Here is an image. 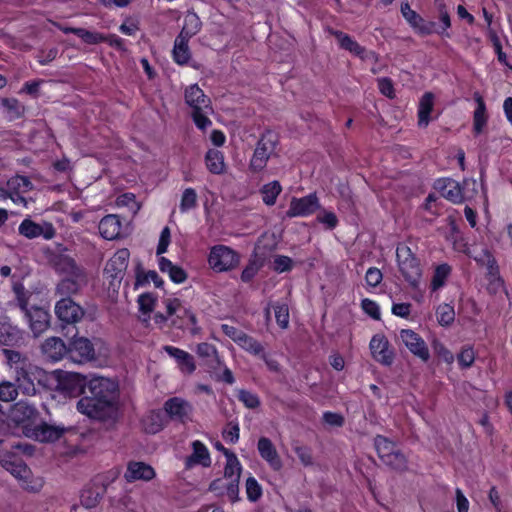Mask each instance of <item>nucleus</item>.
Wrapping results in <instances>:
<instances>
[{"label": "nucleus", "mask_w": 512, "mask_h": 512, "mask_svg": "<svg viewBox=\"0 0 512 512\" xmlns=\"http://www.w3.org/2000/svg\"><path fill=\"white\" fill-rule=\"evenodd\" d=\"M240 347L247 350L253 354H260L263 351L262 345L256 341L254 338L244 334L242 338H238V343Z\"/></svg>", "instance_id": "50"}, {"label": "nucleus", "mask_w": 512, "mask_h": 512, "mask_svg": "<svg viewBox=\"0 0 512 512\" xmlns=\"http://www.w3.org/2000/svg\"><path fill=\"white\" fill-rule=\"evenodd\" d=\"M205 164L209 172L222 174L224 172V154L217 149H209L205 155Z\"/></svg>", "instance_id": "40"}, {"label": "nucleus", "mask_w": 512, "mask_h": 512, "mask_svg": "<svg viewBox=\"0 0 512 512\" xmlns=\"http://www.w3.org/2000/svg\"><path fill=\"white\" fill-rule=\"evenodd\" d=\"M166 424V415L164 410L154 409L146 413L141 419L143 430L147 434H156L160 432Z\"/></svg>", "instance_id": "28"}, {"label": "nucleus", "mask_w": 512, "mask_h": 512, "mask_svg": "<svg viewBox=\"0 0 512 512\" xmlns=\"http://www.w3.org/2000/svg\"><path fill=\"white\" fill-rule=\"evenodd\" d=\"M201 27L202 22L199 16L195 12L189 11L184 16L183 26L178 35L191 39L201 30Z\"/></svg>", "instance_id": "37"}, {"label": "nucleus", "mask_w": 512, "mask_h": 512, "mask_svg": "<svg viewBox=\"0 0 512 512\" xmlns=\"http://www.w3.org/2000/svg\"><path fill=\"white\" fill-rule=\"evenodd\" d=\"M85 391L118 410L119 385L117 382L105 377H93L88 380Z\"/></svg>", "instance_id": "4"}, {"label": "nucleus", "mask_w": 512, "mask_h": 512, "mask_svg": "<svg viewBox=\"0 0 512 512\" xmlns=\"http://www.w3.org/2000/svg\"><path fill=\"white\" fill-rule=\"evenodd\" d=\"M242 466L234 453H229L226 450V479H229V484L226 487V496L232 501H237L238 498V482L241 476Z\"/></svg>", "instance_id": "14"}, {"label": "nucleus", "mask_w": 512, "mask_h": 512, "mask_svg": "<svg viewBox=\"0 0 512 512\" xmlns=\"http://www.w3.org/2000/svg\"><path fill=\"white\" fill-rule=\"evenodd\" d=\"M275 319L281 329H287L289 326V308L284 303H276L273 306Z\"/></svg>", "instance_id": "49"}, {"label": "nucleus", "mask_w": 512, "mask_h": 512, "mask_svg": "<svg viewBox=\"0 0 512 512\" xmlns=\"http://www.w3.org/2000/svg\"><path fill=\"white\" fill-rule=\"evenodd\" d=\"M375 447L379 457L384 460L389 454H391L394 450L397 449L395 444L388 440L386 437L377 436L374 440Z\"/></svg>", "instance_id": "47"}, {"label": "nucleus", "mask_w": 512, "mask_h": 512, "mask_svg": "<svg viewBox=\"0 0 512 512\" xmlns=\"http://www.w3.org/2000/svg\"><path fill=\"white\" fill-rule=\"evenodd\" d=\"M237 397L247 408L250 409L256 408L260 404L257 395L246 390H238Z\"/></svg>", "instance_id": "60"}, {"label": "nucleus", "mask_w": 512, "mask_h": 512, "mask_svg": "<svg viewBox=\"0 0 512 512\" xmlns=\"http://www.w3.org/2000/svg\"><path fill=\"white\" fill-rule=\"evenodd\" d=\"M87 283V275L85 278H78L73 276H68L63 278L56 286V294L64 297H70L72 295L77 294L81 287Z\"/></svg>", "instance_id": "32"}, {"label": "nucleus", "mask_w": 512, "mask_h": 512, "mask_svg": "<svg viewBox=\"0 0 512 512\" xmlns=\"http://www.w3.org/2000/svg\"><path fill=\"white\" fill-rule=\"evenodd\" d=\"M22 331L10 323L7 318L0 319V344L3 346H17L22 341Z\"/></svg>", "instance_id": "29"}, {"label": "nucleus", "mask_w": 512, "mask_h": 512, "mask_svg": "<svg viewBox=\"0 0 512 512\" xmlns=\"http://www.w3.org/2000/svg\"><path fill=\"white\" fill-rule=\"evenodd\" d=\"M319 207V199L314 193L301 198L294 197L291 199L286 215L289 218L307 217L312 215Z\"/></svg>", "instance_id": "16"}, {"label": "nucleus", "mask_w": 512, "mask_h": 512, "mask_svg": "<svg viewBox=\"0 0 512 512\" xmlns=\"http://www.w3.org/2000/svg\"><path fill=\"white\" fill-rule=\"evenodd\" d=\"M122 223L118 215L108 214L104 216L98 225L100 235L106 240H114L120 237Z\"/></svg>", "instance_id": "27"}, {"label": "nucleus", "mask_w": 512, "mask_h": 512, "mask_svg": "<svg viewBox=\"0 0 512 512\" xmlns=\"http://www.w3.org/2000/svg\"><path fill=\"white\" fill-rule=\"evenodd\" d=\"M442 197L454 204L462 203L465 199L460 184L450 178L438 179L434 185Z\"/></svg>", "instance_id": "21"}, {"label": "nucleus", "mask_w": 512, "mask_h": 512, "mask_svg": "<svg viewBox=\"0 0 512 512\" xmlns=\"http://www.w3.org/2000/svg\"><path fill=\"white\" fill-rule=\"evenodd\" d=\"M137 302L139 305V311L142 314L149 316L154 310L156 296L150 292L142 293L138 296Z\"/></svg>", "instance_id": "48"}, {"label": "nucleus", "mask_w": 512, "mask_h": 512, "mask_svg": "<svg viewBox=\"0 0 512 512\" xmlns=\"http://www.w3.org/2000/svg\"><path fill=\"white\" fill-rule=\"evenodd\" d=\"M361 307L363 311L371 318H373L374 320H380V307L375 301L365 298L361 302Z\"/></svg>", "instance_id": "61"}, {"label": "nucleus", "mask_w": 512, "mask_h": 512, "mask_svg": "<svg viewBox=\"0 0 512 512\" xmlns=\"http://www.w3.org/2000/svg\"><path fill=\"white\" fill-rule=\"evenodd\" d=\"M474 100L477 107L473 115V129L476 134H480L487 123L486 105L483 97L478 92L474 93Z\"/></svg>", "instance_id": "35"}, {"label": "nucleus", "mask_w": 512, "mask_h": 512, "mask_svg": "<svg viewBox=\"0 0 512 512\" xmlns=\"http://www.w3.org/2000/svg\"><path fill=\"white\" fill-rule=\"evenodd\" d=\"M372 357L385 366H390L394 361V352L390 348L388 339L383 334H376L370 340Z\"/></svg>", "instance_id": "17"}, {"label": "nucleus", "mask_w": 512, "mask_h": 512, "mask_svg": "<svg viewBox=\"0 0 512 512\" xmlns=\"http://www.w3.org/2000/svg\"><path fill=\"white\" fill-rule=\"evenodd\" d=\"M275 135L268 133L258 142L250 161V168L253 171H261L266 167L268 159L275 151Z\"/></svg>", "instance_id": "10"}, {"label": "nucleus", "mask_w": 512, "mask_h": 512, "mask_svg": "<svg viewBox=\"0 0 512 512\" xmlns=\"http://www.w3.org/2000/svg\"><path fill=\"white\" fill-rule=\"evenodd\" d=\"M473 258L478 263H481L482 265H486L489 270V273L491 275L494 276L497 274L498 271H497L495 259L493 258V256L490 254V252L488 250H483L480 255L473 256Z\"/></svg>", "instance_id": "56"}, {"label": "nucleus", "mask_w": 512, "mask_h": 512, "mask_svg": "<svg viewBox=\"0 0 512 512\" xmlns=\"http://www.w3.org/2000/svg\"><path fill=\"white\" fill-rule=\"evenodd\" d=\"M92 40H90L89 45H96L100 43H107L109 46L119 50L125 51V41L121 37L116 34H108L105 35L100 32L92 31Z\"/></svg>", "instance_id": "39"}, {"label": "nucleus", "mask_w": 512, "mask_h": 512, "mask_svg": "<svg viewBox=\"0 0 512 512\" xmlns=\"http://www.w3.org/2000/svg\"><path fill=\"white\" fill-rule=\"evenodd\" d=\"M18 396L17 387L15 384L4 381L0 383V400L3 402H10Z\"/></svg>", "instance_id": "51"}, {"label": "nucleus", "mask_w": 512, "mask_h": 512, "mask_svg": "<svg viewBox=\"0 0 512 512\" xmlns=\"http://www.w3.org/2000/svg\"><path fill=\"white\" fill-rule=\"evenodd\" d=\"M158 266L160 271L168 274L170 280L175 284H182L188 278L187 272L181 266L174 264L164 256L159 257Z\"/></svg>", "instance_id": "30"}, {"label": "nucleus", "mask_w": 512, "mask_h": 512, "mask_svg": "<svg viewBox=\"0 0 512 512\" xmlns=\"http://www.w3.org/2000/svg\"><path fill=\"white\" fill-rule=\"evenodd\" d=\"M436 317L441 326H449L455 319L453 306L446 303L440 304L436 309Z\"/></svg>", "instance_id": "46"}, {"label": "nucleus", "mask_w": 512, "mask_h": 512, "mask_svg": "<svg viewBox=\"0 0 512 512\" xmlns=\"http://www.w3.org/2000/svg\"><path fill=\"white\" fill-rule=\"evenodd\" d=\"M41 351L43 356L53 363L62 360L65 356L68 358V345L59 337L47 338L41 345Z\"/></svg>", "instance_id": "22"}, {"label": "nucleus", "mask_w": 512, "mask_h": 512, "mask_svg": "<svg viewBox=\"0 0 512 512\" xmlns=\"http://www.w3.org/2000/svg\"><path fill=\"white\" fill-rule=\"evenodd\" d=\"M189 41V38L180 35L175 38L172 58L173 61L180 66L187 65L191 59V51L188 45Z\"/></svg>", "instance_id": "33"}, {"label": "nucleus", "mask_w": 512, "mask_h": 512, "mask_svg": "<svg viewBox=\"0 0 512 512\" xmlns=\"http://www.w3.org/2000/svg\"><path fill=\"white\" fill-rule=\"evenodd\" d=\"M16 380L19 387H23L27 390L30 388V386L34 387L33 374L24 367H20L19 370H17Z\"/></svg>", "instance_id": "62"}, {"label": "nucleus", "mask_w": 512, "mask_h": 512, "mask_svg": "<svg viewBox=\"0 0 512 512\" xmlns=\"http://www.w3.org/2000/svg\"><path fill=\"white\" fill-rule=\"evenodd\" d=\"M2 109L8 120H16L24 116L25 106L16 98H2L0 101Z\"/></svg>", "instance_id": "34"}, {"label": "nucleus", "mask_w": 512, "mask_h": 512, "mask_svg": "<svg viewBox=\"0 0 512 512\" xmlns=\"http://www.w3.org/2000/svg\"><path fill=\"white\" fill-rule=\"evenodd\" d=\"M155 477V470L144 462L131 461L127 465L124 478L128 483L138 480L149 481Z\"/></svg>", "instance_id": "25"}, {"label": "nucleus", "mask_w": 512, "mask_h": 512, "mask_svg": "<svg viewBox=\"0 0 512 512\" xmlns=\"http://www.w3.org/2000/svg\"><path fill=\"white\" fill-rule=\"evenodd\" d=\"M9 417L15 424L22 426L26 434L36 424L39 412L34 405L19 401L12 406Z\"/></svg>", "instance_id": "8"}, {"label": "nucleus", "mask_w": 512, "mask_h": 512, "mask_svg": "<svg viewBox=\"0 0 512 512\" xmlns=\"http://www.w3.org/2000/svg\"><path fill=\"white\" fill-rule=\"evenodd\" d=\"M55 265L57 270L65 274L66 277L73 276L81 279L87 275L85 269L78 265L75 259L69 255H59Z\"/></svg>", "instance_id": "31"}, {"label": "nucleus", "mask_w": 512, "mask_h": 512, "mask_svg": "<svg viewBox=\"0 0 512 512\" xmlns=\"http://www.w3.org/2000/svg\"><path fill=\"white\" fill-rule=\"evenodd\" d=\"M68 359L77 364H86L96 360L94 344L86 337L74 336L68 344Z\"/></svg>", "instance_id": "7"}, {"label": "nucleus", "mask_w": 512, "mask_h": 512, "mask_svg": "<svg viewBox=\"0 0 512 512\" xmlns=\"http://www.w3.org/2000/svg\"><path fill=\"white\" fill-rule=\"evenodd\" d=\"M164 351L176 360L179 369L183 373L192 374L196 370L194 358L188 352L171 345L164 346Z\"/></svg>", "instance_id": "26"}, {"label": "nucleus", "mask_w": 512, "mask_h": 512, "mask_svg": "<svg viewBox=\"0 0 512 512\" xmlns=\"http://www.w3.org/2000/svg\"><path fill=\"white\" fill-rule=\"evenodd\" d=\"M164 412L171 420L182 424L192 420L193 407L190 402L180 397H172L165 401Z\"/></svg>", "instance_id": "13"}, {"label": "nucleus", "mask_w": 512, "mask_h": 512, "mask_svg": "<svg viewBox=\"0 0 512 512\" xmlns=\"http://www.w3.org/2000/svg\"><path fill=\"white\" fill-rule=\"evenodd\" d=\"M246 494L252 502L257 501L262 495V488L254 477H249L246 480Z\"/></svg>", "instance_id": "55"}, {"label": "nucleus", "mask_w": 512, "mask_h": 512, "mask_svg": "<svg viewBox=\"0 0 512 512\" xmlns=\"http://www.w3.org/2000/svg\"><path fill=\"white\" fill-rule=\"evenodd\" d=\"M119 31L127 36H134L136 32L140 29L139 22L131 17H128L124 20V22L119 26Z\"/></svg>", "instance_id": "63"}, {"label": "nucleus", "mask_w": 512, "mask_h": 512, "mask_svg": "<svg viewBox=\"0 0 512 512\" xmlns=\"http://www.w3.org/2000/svg\"><path fill=\"white\" fill-rule=\"evenodd\" d=\"M332 34L335 36L342 49L349 51L351 54L358 56L363 60L377 61V55L373 51H367L348 34L341 31H332Z\"/></svg>", "instance_id": "19"}, {"label": "nucleus", "mask_w": 512, "mask_h": 512, "mask_svg": "<svg viewBox=\"0 0 512 512\" xmlns=\"http://www.w3.org/2000/svg\"><path fill=\"white\" fill-rule=\"evenodd\" d=\"M76 408L79 413L98 421H106L117 412L116 409L106 404V401L86 393L85 390L79 398Z\"/></svg>", "instance_id": "3"}, {"label": "nucleus", "mask_w": 512, "mask_h": 512, "mask_svg": "<svg viewBox=\"0 0 512 512\" xmlns=\"http://www.w3.org/2000/svg\"><path fill=\"white\" fill-rule=\"evenodd\" d=\"M209 267L217 273L224 272V244H218L210 249L208 255Z\"/></svg>", "instance_id": "42"}, {"label": "nucleus", "mask_w": 512, "mask_h": 512, "mask_svg": "<svg viewBox=\"0 0 512 512\" xmlns=\"http://www.w3.org/2000/svg\"><path fill=\"white\" fill-rule=\"evenodd\" d=\"M458 364L461 368H469L475 361V352L472 347H464L457 356Z\"/></svg>", "instance_id": "53"}, {"label": "nucleus", "mask_w": 512, "mask_h": 512, "mask_svg": "<svg viewBox=\"0 0 512 512\" xmlns=\"http://www.w3.org/2000/svg\"><path fill=\"white\" fill-rule=\"evenodd\" d=\"M383 462L398 470H402L406 467V457L398 449L389 454Z\"/></svg>", "instance_id": "54"}, {"label": "nucleus", "mask_w": 512, "mask_h": 512, "mask_svg": "<svg viewBox=\"0 0 512 512\" xmlns=\"http://www.w3.org/2000/svg\"><path fill=\"white\" fill-rule=\"evenodd\" d=\"M184 100L191 110L190 115L195 126L205 132L212 125L209 118L213 113L211 99L197 84H192L186 87Z\"/></svg>", "instance_id": "1"}, {"label": "nucleus", "mask_w": 512, "mask_h": 512, "mask_svg": "<svg viewBox=\"0 0 512 512\" xmlns=\"http://www.w3.org/2000/svg\"><path fill=\"white\" fill-rule=\"evenodd\" d=\"M451 271H452L451 267L446 263L437 265L435 267V270H434V273H433V276L431 279V284H430V288L433 292H435L445 286L446 281L451 274Z\"/></svg>", "instance_id": "41"}, {"label": "nucleus", "mask_w": 512, "mask_h": 512, "mask_svg": "<svg viewBox=\"0 0 512 512\" xmlns=\"http://www.w3.org/2000/svg\"><path fill=\"white\" fill-rule=\"evenodd\" d=\"M88 379L80 373L63 372L58 376L57 389L69 397H81Z\"/></svg>", "instance_id": "9"}, {"label": "nucleus", "mask_w": 512, "mask_h": 512, "mask_svg": "<svg viewBox=\"0 0 512 512\" xmlns=\"http://www.w3.org/2000/svg\"><path fill=\"white\" fill-rule=\"evenodd\" d=\"M398 267L405 280L417 287L422 276V269L418 259L407 245H400L396 249Z\"/></svg>", "instance_id": "5"}, {"label": "nucleus", "mask_w": 512, "mask_h": 512, "mask_svg": "<svg viewBox=\"0 0 512 512\" xmlns=\"http://www.w3.org/2000/svg\"><path fill=\"white\" fill-rule=\"evenodd\" d=\"M171 243V231L168 226H165L159 237V242L156 248V254L161 257L162 254L167 252V249Z\"/></svg>", "instance_id": "59"}, {"label": "nucleus", "mask_w": 512, "mask_h": 512, "mask_svg": "<svg viewBox=\"0 0 512 512\" xmlns=\"http://www.w3.org/2000/svg\"><path fill=\"white\" fill-rule=\"evenodd\" d=\"M434 106V95L431 92H426L419 101L418 106V124L419 126L426 127L430 122V113Z\"/></svg>", "instance_id": "36"}, {"label": "nucleus", "mask_w": 512, "mask_h": 512, "mask_svg": "<svg viewBox=\"0 0 512 512\" xmlns=\"http://www.w3.org/2000/svg\"><path fill=\"white\" fill-rule=\"evenodd\" d=\"M130 252L127 248L119 249L108 260L104 268V276L111 287L119 286L128 267Z\"/></svg>", "instance_id": "6"}, {"label": "nucleus", "mask_w": 512, "mask_h": 512, "mask_svg": "<svg viewBox=\"0 0 512 512\" xmlns=\"http://www.w3.org/2000/svg\"><path fill=\"white\" fill-rule=\"evenodd\" d=\"M198 196L194 188H186L181 196L179 210L181 213H187L188 211L197 207Z\"/></svg>", "instance_id": "45"}, {"label": "nucleus", "mask_w": 512, "mask_h": 512, "mask_svg": "<svg viewBox=\"0 0 512 512\" xmlns=\"http://www.w3.org/2000/svg\"><path fill=\"white\" fill-rule=\"evenodd\" d=\"M293 450H294L295 454L297 455L298 459L300 460V462L305 467L313 466L314 460H313V456H312V452H311L310 448H308L306 446L296 445V446H294Z\"/></svg>", "instance_id": "58"}, {"label": "nucleus", "mask_w": 512, "mask_h": 512, "mask_svg": "<svg viewBox=\"0 0 512 512\" xmlns=\"http://www.w3.org/2000/svg\"><path fill=\"white\" fill-rule=\"evenodd\" d=\"M18 232L21 236L27 239H34L42 236L45 240H51L56 235V230L52 223L44 222L38 224L30 218H25L18 227Z\"/></svg>", "instance_id": "15"}, {"label": "nucleus", "mask_w": 512, "mask_h": 512, "mask_svg": "<svg viewBox=\"0 0 512 512\" xmlns=\"http://www.w3.org/2000/svg\"><path fill=\"white\" fill-rule=\"evenodd\" d=\"M65 433L63 426L50 425L44 421L35 424L32 429H28L26 436L39 442H54L59 440Z\"/></svg>", "instance_id": "18"}, {"label": "nucleus", "mask_w": 512, "mask_h": 512, "mask_svg": "<svg viewBox=\"0 0 512 512\" xmlns=\"http://www.w3.org/2000/svg\"><path fill=\"white\" fill-rule=\"evenodd\" d=\"M382 272L376 267H370L365 274L366 284L370 287L378 286L382 281Z\"/></svg>", "instance_id": "64"}, {"label": "nucleus", "mask_w": 512, "mask_h": 512, "mask_svg": "<svg viewBox=\"0 0 512 512\" xmlns=\"http://www.w3.org/2000/svg\"><path fill=\"white\" fill-rule=\"evenodd\" d=\"M196 352L200 358L204 359L212 367L220 363L217 349L210 343L203 342L198 344Z\"/></svg>", "instance_id": "43"}, {"label": "nucleus", "mask_w": 512, "mask_h": 512, "mask_svg": "<svg viewBox=\"0 0 512 512\" xmlns=\"http://www.w3.org/2000/svg\"><path fill=\"white\" fill-rule=\"evenodd\" d=\"M231 134V145L237 149L243 148L244 146V136L246 134V130L244 127L240 125L233 124L230 129Z\"/></svg>", "instance_id": "57"}, {"label": "nucleus", "mask_w": 512, "mask_h": 512, "mask_svg": "<svg viewBox=\"0 0 512 512\" xmlns=\"http://www.w3.org/2000/svg\"><path fill=\"white\" fill-rule=\"evenodd\" d=\"M44 83H45L44 79H34L31 81H26L23 84L22 88L20 89L19 93L27 94V95L31 96L32 98L36 99L39 97L40 87Z\"/></svg>", "instance_id": "52"}, {"label": "nucleus", "mask_w": 512, "mask_h": 512, "mask_svg": "<svg viewBox=\"0 0 512 512\" xmlns=\"http://www.w3.org/2000/svg\"><path fill=\"white\" fill-rule=\"evenodd\" d=\"M399 339L410 353L421 361L427 362L430 359V351L426 342L415 331L411 329H402L399 332Z\"/></svg>", "instance_id": "12"}, {"label": "nucleus", "mask_w": 512, "mask_h": 512, "mask_svg": "<svg viewBox=\"0 0 512 512\" xmlns=\"http://www.w3.org/2000/svg\"><path fill=\"white\" fill-rule=\"evenodd\" d=\"M166 315L160 312L155 313L154 322L157 325H163L171 318L173 327L181 330H190L194 332L197 324L195 314L182 306L180 299L168 298L165 300Z\"/></svg>", "instance_id": "2"}, {"label": "nucleus", "mask_w": 512, "mask_h": 512, "mask_svg": "<svg viewBox=\"0 0 512 512\" xmlns=\"http://www.w3.org/2000/svg\"><path fill=\"white\" fill-rule=\"evenodd\" d=\"M281 191L282 187L278 181H272L268 184H265L261 188L263 202L268 206L274 205Z\"/></svg>", "instance_id": "44"}, {"label": "nucleus", "mask_w": 512, "mask_h": 512, "mask_svg": "<svg viewBox=\"0 0 512 512\" xmlns=\"http://www.w3.org/2000/svg\"><path fill=\"white\" fill-rule=\"evenodd\" d=\"M257 449L261 458L267 462L271 469L279 471L282 468L281 457L269 438L261 437L258 440Z\"/></svg>", "instance_id": "24"}, {"label": "nucleus", "mask_w": 512, "mask_h": 512, "mask_svg": "<svg viewBox=\"0 0 512 512\" xmlns=\"http://www.w3.org/2000/svg\"><path fill=\"white\" fill-rule=\"evenodd\" d=\"M401 14L418 33L429 35L434 32V23L425 22L416 11L411 9L409 3L405 2L401 4Z\"/></svg>", "instance_id": "23"}, {"label": "nucleus", "mask_w": 512, "mask_h": 512, "mask_svg": "<svg viewBox=\"0 0 512 512\" xmlns=\"http://www.w3.org/2000/svg\"><path fill=\"white\" fill-rule=\"evenodd\" d=\"M193 452L187 458V464H201L208 467L211 464L210 454L207 447L199 440L192 443Z\"/></svg>", "instance_id": "38"}, {"label": "nucleus", "mask_w": 512, "mask_h": 512, "mask_svg": "<svg viewBox=\"0 0 512 512\" xmlns=\"http://www.w3.org/2000/svg\"><path fill=\"white\" fill-rule=\"evenodd\" d=\"M25 316L29 322L31 331L35 336H39L50 326L51 315L48 310L42 307H31Z\"/></svg>", "instance_id": "20"}, {"label": "nucleus", "mask_w": 512, "mask_h": 512, "mask_svg": "<svg viewBox=\"0 0 512 512\" xmlns=\"http://www.w3.org/2000/svg\"><path fill=\"white\" fill-rule=\"evenodd\" d=\"M55 314L65 324H76L82 320L85 311L70 297H64L55 304Z\"/></svg>", "instance_id": "11"}]
</instances>
